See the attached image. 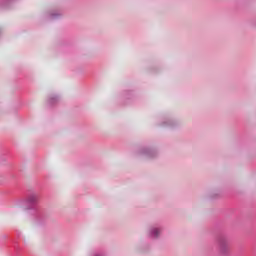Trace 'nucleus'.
Returning <instances> with one entry per match:
<instances>
[{"instance_id":"1","label":"nucleus","mask_w":256,"mask_h":256,"mask_svg":"<svg viewBox=\"0 0 256 256\" xmlns=\"http://www.w3.org/2000/svg\"><path fill=\"white\" fill-rule=\"evenodd\" d=\"M26 203L28 205V209H35L37 203H39V194H30L26 198Z\"/></svg>"},{"instance_id":"2","label":"nucleus","mask_w":256,"mask_h":256,"mask_svg":"<svg viewBox=\"0 0 256 256\" xmlns=\"http://www.w3.org/2000/svg\"><path fill=\"white\" fill-rule=\"evenodd\" d=\"M218 249L222 255H225V253L229 251V241H227L225 238H220L218 240Z\"/></svg>"},{"instance_id":"3","label":"nucleus","mask_w":256,"mask_h":256,"mask_svg":"<svg viewBox=\"0 0 256 256\" xmlns=\"http://www.w3.org/2000/svg\"><path fill=\"white\" fill-rule=\"evenodd\" d=\"M159 235H161V228L154 227L150 229V237H152V239H157Z\"/></svg>"}]
</instances>
